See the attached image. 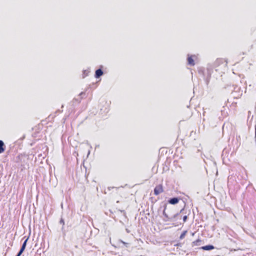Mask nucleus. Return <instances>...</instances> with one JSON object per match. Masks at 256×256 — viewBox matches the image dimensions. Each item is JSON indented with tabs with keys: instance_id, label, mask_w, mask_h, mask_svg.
I'll return each instance as SVG.
<instances>
[{
	"instance_id": "20e7f679",
	"label": "nucleus",
	"mask_w": 256,
	"mask_h": 256,
	"mask_svg": "<svg viewBox=\"0 0 256 256\" xmlns=\"http://www.w3.org/2000/svg\"><path fill=\"white\" fill-rule=\"evenodd\" d=\"M179 199L177 198H174L168 200V202L172 204H175L178 203Z\"/></svg>"
},
{
	"instance_id": "9d476101",
	"label": "nucleus",
	"mask_w": 256,
	"mask_h": 256,
	"mask_svg": "<svg viewBox=\"0 0 256 256\" xmlns=\"http://www.w3.org/2000/svg\"><path fill=\"white\" fill-rule=\"evenodd\" d=\"M186 234H187V230H184V232H183L180 234V240L183 239L185 237Z\"/></svg>"
},
{
	"instance_id": "4468645a",
	"label": "nucleus",
	"mask_w": 256,
	"mask_h": 256,
	"mask_svg": "<svg viewBox=\"0 0 256 256\" xmlns=\"http://www.w3.org/2000/svg\"><path fill=\"white\" fill-rule=\"evenodd\" d=\"M21 254H20V253L18 252L16 256H20Z\"/></svg>"
},
{
	"instance_id": "1a4fd4ad",
	"label": "nucleus",
	"mask_w": 256,
	"mask_h": 256,
	"mask_svg": "<svg viewBox=\"0 0 256 256\" xmlns=\"http://www.w3.org/2000/svg\"><path fill=\"white\" fill-rule=\"evenodd\" d=\"M4 142L0 140V154L2 153L4 151Z\"/></svg>"
},
{
	"instance_id": "f257e3e1",
	"label": "nucleus",
	"mask_w": 256,
	"mask_h": 256,
	"mask_svg": "<svg viewBox=\"0 0 256 256\" xmlns=\"http://www.w3.org/2000/svg\"><path fill=\"white\" fill-rule=\"evenodd\" d=\"M227 61L222 58H217L214 62V64L216 66H219L220 65L223 64L224 67H226L227 66Z\"/></svg>"
},
{
	"instance_id": "7ed1b4c3",
	"label": "nucleus",
	"mask_w": 256,
	"mask_h": 256,
	"mask_svg": "<svg viewBox=\"0 0 256 256\" xmlns=\"http://www.w3.org/2000/svg\"><path fill=\"white\" fill-rule=\"evenodd\" d=\"M196 56L194 55L188 56V64L190 66H194L195 64L194 58H196Z\"/></svg>"
},
{
	"instance_id": "9b49d317",
	"label": "nucleus",
	"mask_w": 256,
	"mask_h": 256,
	"mask_svg": "<svg viewBox=\"0 0 256 256\" xmlns=\"http://www.w3.org/2000/svg\"><path fill=\"white\" fill-rule=\"evenodd\" d=\"M201 242V240L200 239H198L197 240L193 242L192 244L194 246H198L199 244V242Z\"/></svg>"
},
{
	"instance_id": "423d86ee",
	"label": "nucleus",
	"mask_w": 256,
	"mask_h": 256,
	"mask_svg": "<svg viewBox=\"0 0 256 256\" xmlns=\"http://www.w3.org/2000/svg\"><path fill=\"white\" fill-rule=\"evenodd\" d=\"M28 240V238H27L24 242V243L22 245V246L21 247L20 250V252H18L20 254H22L24 250Z\"/></svg>"
},
{
	"instance_id": "f8f14e48",
	"label": "nucleus",
	"mask_w": 256,
	"mask_h": 256,
	"mask_svg": "<svg viewBox=\"0 0 256 256\" xmlns=\"http://www.w3.org/2000/svg\"><path fill=\"white\" fill-rule=\"evenodd\" d=\"M187 218H188V216H184L183 217V218H182V219H183V222H186V220H187Z\"/></svg>"
},
{
	"instance_id": "2eb2a0df",
	"label": "nucleus",
	"mask_w": 256,
	"mask_h": 256,
	"mask_svg": "<svg viewBox=\"0 0 256 256\" xmlns=\"http://www.w3.org/2000/svg\"><path fill=\"white\" fill-rule=\"evenodd\" d=\"M182 210H180V212H182Z\"/></svg>"
},
{
	"instance_id": "ddd939ff",
	"label": "nucleus",
	"mask_w": 256,
	"mask_h": 256,
	"mask_svg": "<svg viewBox=\"0 0 256 256\" xmlns=\"http://www.w3.org/2000/svg\"><path fill=\"white\" fill-rule=\"evenodd\" d=\"M60 222L64 224V221L62 220H60Z\"/></svg>"
},
{
	"instance_id": "6e6552de",
	"label": "nucleus",
	"mask_w": 256,
	"mask_h": 256,
	"mask_svg": "<svg viewBox=\"0 0 256 256\" xmlns=\"http://www.w3.org/2000/svg\"><path fill=\"white\" fill-rule=\"evenodd\" d=\"M166 205L165 204L164 207V210H163V214L164 216V220L165 221H168V220H170V217L168 216V214L166 212Z\"/></svg>"
},
{
	"instance_id": "0eeeda50",
	"label": "nucleus",
	"mask_w": 256,
	"mask_h": 256,
	"mask_svg": "<svg viewBox=\"0 0 256 256\" xmlns=\"http://www.w3.org/2000/svg\"><path fill=\"white\" fill-rule=\"evenodd\" d=\"M103 74V72L101 69H98L96 71L95 77L98 78Z\"/></svg>"
},
{
	"instance_id": "f03ea898",
	"label": "nucleus",
	"mask_w": 256,
	"mask_h": 256,
	"mask_svg": "<svg viewBox=\"0 0 256 256\" xmlns=\"http://www.w3.org/2000/svg\"><path fill=\"white\" fill-rule=\"evenodd\" d=\"M154 194L158 196L164 192L163 186L162 184L156 186L154 188Z\"/></svg>"
},
{
	"instance_id": "39448f33",
	"label": "nucleus",
	"mask_w": 256,
	"mask_h": 256,
	"mask_svg": "<svg viewBox=\"0 0 256 256\" xmlns=\"http://www.w3.org/2000/svg\"><path fill=\"white\" fill-rule=\"evenodd\" d=\"M201 248L204 250H214V247L212 245H208L202 246Z\"/></svg>"
}]
</instances>
